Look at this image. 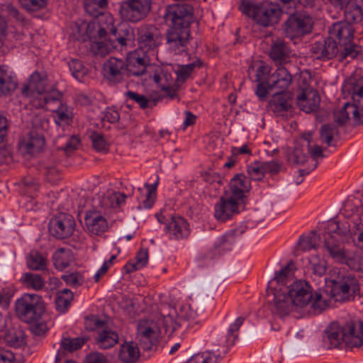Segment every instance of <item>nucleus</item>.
Returning <instances> with one entry per match:
<instances>
[{"label":"nucleus","instance_id":"7c9ffc66","mask_svg":"<svg viewBox=\"0 0 363 363\" xmlns=\"http://www.w3.org/2000/svg\"><path fill=\"white\" fill-rule=\"evenodd\" d=\"M230 187L231 196L242 201L244 193L249 191L251 188L250 182L244 174H238L231 179Z\"/></svg>","mask_w":363,"mask_h":363},{"label":"nucleus","instance_id":"8fccbe9b","mask_svg":"<svg viewBox=\"0 0 363 363\" xmlns=\"http://www.w3.org/2000/svg\"><path fill=\"white\" fill-rule=\"evenodd\" d=\"M153 79L160 89L177 83L172 72L167 68L157 70L153 76Z\"/></svg>","mask_w":363,"mask_h":363},{"label":"nucleus","instance_id":"a18cd8bd","mask_svg":"<svg viewBox=\"0 0 363 363\" xmlns=\"http://www.w3.org/2000/svg\"><path fill=\"white\" fill-rule=\"evenodd\" d=\"M108 6L107 0H84V7L86 12L93 17H102L104 11Z\"/></svg>","mask_w":363,"mask_h":363},{"label":"nucleus","instance_id":"6e6552de","mask_svg":"<svg viewBox=\"0 0 363 363\" xmlns=\"http://www.w3.org/2000/svg\"><path fill=\"white\" fill-rule=\"evenodd\" d=\"M353 27L343 21L336 22L329 28L330 38L337 40L341 49L340 60L354 59L359 52V47L353 42Z\"/></svg>","mask_w":363,"mask_h":363},{"label":"nucleus","instance_id":"c9c22d12","mask_svg":"<svg viewBox=\"0 0 363 363\" xmlns=\"http://www.w3.org/2000/svg\"><path fill=\"white\" fill-rule=\"evenodd\" d=\"M17 87V82L6 67H0V96L11 94Z\"/></svg>","mask_w":363,"mask_h":363},{"label":"nucleus","instance_id":"39448f33","mask_svg":"<svg viewBox=\"0 0 363 363\" xmlns=\"http://www.w3.org/2000/svg\"><path fill=\"white\" fill-rule=\"evenodd\" d=\"M196 311L189 304L182 306L179 311L167 304L160 306V320L164 333H172L179 327L187 328L196 323Z\"/></svg>","mask_w":363,"mask_h":363},{"label":"nucleus","instance_id":"2f4dec72","mask_svg":"<svg viewBox=\"0 0 363 363\" xmlns=\"http://www.w3.org/2000/svg\"><path fill=\"white\" fill-rule=\"evenodd\" d=\"M234 242L231 235H224L218 238L213 243L212 248L209 249L204 255L206 259H214L222 252L230 250Z\"/></svg>","mask_w":363,"mask_h":363},{"label":"nucleus","instance_id":"e433bc0d","mask_svg":"<svg viewBox=\"0 0 363 363\" xmlns=\"http://www.w3.org/2000/svg\"><path fill=\"white\" fill-rule=\"evenodd\" d=\"M213 345L216 350H207L199 352L191 357V361L194 363H218L223 357L218 347H223V346H216L214 343Z\"/></svg>","mask_w":363,"mask_h":363},{"label":"nucleus","instance_id":"7ed1b4c3","mask_svg":"<svg viewBox=\"0 0 363 363\" xmlns=\"http://www.w3.org/2000/svg\"><path fill=\"white\" fill-rule=\"evenodd\" d=\"M287 287V292L296 308H303L311 304L314 313H320L328 307L327 301L320 292L313 290L308 282L305 280H296Z\"/></svg>","mask_w":363,"mask_h":363},{"label":"nucleus","instance_id":"58836bf2","mask_svg":"<svg viewBox=\"0 0 363 363\" xmlns=\"http://www.w3.org/2000/svg\"><path fill=\"white\" fill-rule=\"evenodd\" d=\"M244 320V317L240 316L237 318L235 321L230 325L225 340L220 341L217 340L214 342V345L216 346H223V347H228V345H233L238 337V331L243 324Z\"/></svg>","mask_w":363,"mask_h":363},{"label":"nucleus","instance_id":"c756f323","mask_svg":"<svg viewBox=\"0 0 363 363\" xmlns=\"http://www.w3.org/2000/svg\"><path fill=\"white\" fill-rule=\"evenodd\" d=\"M61 99L62 98L59 99V101L48 104L44 108L55 113L54 118L56 124L67 125L72 121V112L67 105L62 104Z\"/></svg>","mask_w":363,"mask_h":363},{"label":"nucleus","instance_id":"dca6fc26","mask_svg":"<svg viewBox=\"0 0 363 363\" xmlns=\"http://www.w3.org/2000/svg\"><path fill=\"white\" fill-rule=\"evenodd\" d=\"M103 74L109 84H115L123 82L128 77L126 61L117 57H110L104 64Z\"/></svg>","mask_w":363,"mask_h":363},{"label":"nucleus","instance_id":"ddd939ff","mask_svg":"<svg viewBox=\"0 0 363 363\" xmlns=\"http://www.w3.org/2000/svg\"><path fill=\"white\" fill-rule=\"evenodd\" d=\"M152 4V0H124L120 4L119 15L124 21L138 23L148 16Z\"/></svg>","mask_w":363,"mask_h":363},{"label":"nucleus","instance_id":"e2e57ef3","mask_svg":"<svg viewBox=\"0 0 363 363\" xmlns=\"http://www.w3.org/2000/svg\"><path fill=\"white\" fill-rule=\"evenodd\" d=\"M307 159V153L304 152L302 146H296L288 155V160L295 164H303Z\"/></svg>","mask_w":363,"mask_h":363},{"label":"nucleus","instance_id":"69168bd1","mask_svg":"<svg viewBox=\"0 0 363 363\" xmlns=\"http://www.w3.org/2000/svg\"><path fill=\"white\" fill-rule=\"evenodd\" d=\"M110 47L111 44L108 43V40L104 42H95L91 45V50L95 55L102 57L113 50V48H111Z\"/></svg>","mask_w":363,"mask_h":363},{"label":"nucleus","instance_id":"f3484780","mask_svg":"<svg viewBox=\"0 0 363 363\" xmlns=\"http://www.w3.org/2000/svg\"><path fill=\"white\" fill-rule=\"evenodd\" d=\"M75 221L72 216L60 213L52 218L49 222L50 233L57 239H64L72 235Z\"/></svg>","mask_w":363,"mask_h":363},{"label":"nucleus","instance_id":"4468645a","mask_svg":"<svg viewBox=\"0 0 363 363\" xmlns=\"http://www.w3.org/2000/svg\"><path fill=\"white\" fill-rule=\"evenodd\" d=\"M267 303L271 311L279 316L287 315L294 308L287 287H272L267 291Z\"/></svg>","mask_w":363,"mask_h":363},{"label":"nucleus","instance_id":"09e8293b","mask_svg":"<svg viewBox=\"0 0 363 363\" xmlns=\"http://www.w3.org/2000/svg\"><path fill=\"white\" fill-rule=\"evenodd\" d=\"M201 65L202 62L200 60L197 59L191 63L179 66L174 72L177 83L184 82L185 80L191 74L194 69L196 67H201Z\"/></svg>","mask_w":363,"mask_h":363},{"label":"nucleus","instance_id":"412c9836","mask_svg":"<svg viewBox=\"0 0 363 363\" xmlns=\"http://www.w3.org/2000/svg\"><path fill=\"white\" fill-rule=\"evenodd\" d=\"M242 201L233 196L221 197L215 206V218L220 221H225L234 215L239 213V207Z\"/></svg>","mask_w":363,"mask_h":363},{"label":"nucleus","instance_id":"423d86ee","mask_svg":"<svg viewBox=\"0 0 363 363\" xmlns=\"http://www.w3.org/2000/svg\"><path fill=\"white\" fill-rule=\"evenodd\" d=\"M242 13L253 18L258 24L269 27L277 24L281 19L282 10L275 3L264 1L259 4L243 1L240 6Z\"/></svg>","mask_w":363,"mask_h":363},{"label":"nucleus","instance_id":"f257e3e1","mask_svg":"<svg viewBox=\"0 0 363 363\" xmlns=\"http://www.w3.org/2000/svg\"><path fill=\"white\" fill-rule=\"evenodd\" d=\"M192 17V8L186 4H173L166 9L164 18L171 23L166 33V43L175 54H182L186 50Z\"/></svg>","mask_w":363,"mask_h":363},{"label":"nucleus","instance_id":"9b49d317","mask_svg":"<svg viewBox=\"0 0 363 363\" xmlns=\"http://www.w3.org/2000/svg\"><path fill=\"white\" fill-rule=\"evenodd\" d=\"M17 316L25 323H34L39 320L45 311L41 296L35 294H24L15 303Z\"/></svg>","mask_w":363,"mask_h":363},{"label":"nucleus","instance_id":"49530a36","mask_svg":"<svg viewBox=\"0 0 363 363\" xmlns=\"http://www.w3.org/2000/svg\"><path fill=\"white\" fill-rule=\"evenodd\" d=\"M320 240V235L315 232L311 231L308 234L300 237L298 248L303 252L315 249L319 245Z\"/></svg>","mask_w":363,"mask_h":363},{"label":"nucleus","instance_id":"6ab92c4d","mask_svg":"<svg viewBox=\"0 0 363 363\" xmlns=\"http://www.w3.org/2000/svg\"><path fill=\"white\" fill-rule=\"evenodd\" d=\"M311 51L318 60H328L336 57L339 61H341V49L337 45V43L330 37L323 41L314 43L311 45Z\"/></svg>","mask_w":363,"mask_h":363},{"label":"nucleus","instance_id":"79ce46f5","mask_svg":"<svg viewBox=\"0 0 363 363\" xmlns=\"http://www.w3.org/2000/svg\"><path fill=\"white\" fill-rule=\"evenodd\" d=\"M74 256L69 249L60 248L53 254V262L56 269L63 270L73 262Z\"/></svg>","mask_w":363,"mask_h":363},{"label":"nucleus","instance_id":"6e6d98bb","mask_svg":"<svg viewBox=\"0 0 363 363\" xmlns=\"http://www.w3.org/2000/svg\"><path fill=\"white\" fill-rule=\"evenodd\" d=\"M72 299L73 294L69 289H65L60 291L55 299L57 310L61 313L65 312Z\"/></svg>","mask_w":363,"mask_h":363},{"label":"nucleus","instance_id":"4c0bfd02","mask_svg":"<svg viewBox=\"0 0 363 363\" xmlns=\"http://www.w3.org/2000/svg\"><path fill=\"white\" fill-rule=\"evenodd\" d=\"M345 22L349 24L357 23L363 18V9L355 0L349 3L344 7Z\"/></svg>","mask_w":363,"mask_h":363},{"label":"nucleus","instance_id":"20e7f679","mask_svg":"<svg viewBox=\"0 0 363 363\" xmlns=\"http://www.w3.org/2000/svg\"><path fill=\"white\" fill-rule=\"evenodd\" d=\"M323 345L326 349L340 348L345 345L347 347H360L363 340L355 335V326L352 322H349L343 327L337 323H332L325 330Z\"/></svg>","mask_w":363,"mask_h":363},{"label":"nucleus","instance_id":"aec40b11","mask_svg":"<svg viewBox=\"0 0 363 363\" xmlns=\"http://www.w3.org/2000/svg\"><path fill=\"white\" fill-rule=\"evenodd\" d=\"M301 87V91L296 95V104L299 108L307 113H315L318 111L320 97L317 90L308 86Z\"/></svg>","mask_w":363,"mask_h":363},{"label":"nucleus","instance_id":"cd10ccee","mask_svg":"<svg viewBox=\"0 0 363 363\" xmlns=\"http://www.w3.org/2000/svg\"><path fill=\"white\" fill-rule=\"evenodd\" d=\"M269 55L276 64L282 65L289 60L291 55V50L286 42L277 38L272 41Z\"/></svg>","mask_w":363,"mask_h":363},{"label":"nucleus","instance_id":"680f3d73","mask_svg":"<svg viewBox=\"0 0 363 363\" xmlns=\"http://www.w3.org/2000/svg\"><path fill=\"white\" fill-rule=\"evenodd\" d=\"M33 130L35 133H41L44 135V133L48 130L50 128L49 120L43 116H36L32 121Z\"/></svg>","mask_w":363,"mask_h":363},{"label":"nucleus","instance_id":"f8f14e48","mask_svg":"<svg viewBox=\"0 0 363 363\" xmlns=\"http://www.w3.org/2000/svg\"><path fill=\"white\" fill-rule=\"evenodd\" d=\"M314 21L306 11L292 12L284 23L282 28L286 37L293 40L312 32Z\"/></svg>","mask_w":363,"mask_h":363},{"label":"nucleus","instance_id":"4be33fe9","mask_svg":"<svg viewBox=\"0 0 363 363\" xmlns=\"http://www.w3.org/2000/svg\"><path fill=\"white\" fill-rule=\"evenodd\" d=\"M125 61L128 77L140 76L145 72L150 65V55L136 49L128 54Z\"/></svg>","mask_w":363,"mask_h":363},{"label":"nucleus","instance_id":"bf43d9fd","mask_svg":"<svg viewBox=\"0 0 363 363\" xmlns=\"http://www.w3.org/2000/svg\"><path fill=\"white\" fill-rule=\"evenodd\" d=\"M93 147L98 152H107L108 150V143L104 135L98 132H93L90 136Z\"/></svg>","mask_w":363,"mask_h":363},{"label":"nucleus","instance_id":"bb28decb","mask_svg":"<svg viewBox=\"0 0 363 363\" xmlns=\"http://www.w3.org/2000/svg\"><path fill=\"white\" fill-rule=\"evenodd\" d=\"M86 230L92 235H100L108 228L106 219L97 211H88L84 216Z\"/></svg>","mask_w":363,"mask_h":363},{"label":"nucleus","instance_id":"603ef678","mask_svg":"<svg viewBox=\"0 0 363 363\" xmlns=\"http://www.w3.org/2000/svg\"><path fill=\"white\" fill-rule=\"evenodd\" d=\"M88 340L86 337H63L61 340V348L65 351L72 352L80 349Z\"/></svg>","mask_w":363,"mask_h":363},{"label":"nucleus","instance_id":"4d7b16f0","mask_svg":"<svg viewBox=\"0 0 363 363\" xmlns=\"http://www.w3.org/2000/svg\"><path fill=\"white\" fill-rule=\"evenodd\" d=\"M247 174L252 180L261 181L265 174L262 162L255 161L247 167Z\"/></svg>","mask_w":363,"mask_h":363},{"label":"nucleus","instance_id":"1a4fd4ad","mask_svg":"<svg viewBox=\"0 0 363 363\" xmlns=\"http://www.w3.org/2000/svg\"><path fill=\"white\" fill-rule=\"evenodd\" d=\"M330 273L332 297L337 302L350 301L359 290L357 280L340 269H333Z\"/></svg>","mask_w":363,"mask_h":363},{"label":"nucleus","instance_id":"0eeeda50","mask_svg":"<svg viewBox=\"0 0 363 363\" xmlns=\"http://www.w3.org/2000/svg\"><path fill=\"white\" fill-rule=\"evenodd\" d=\"M330 230L329 237L325 238V247L330 256L340 263L347 264L354 270H362L359 264L356 262V258L348 257L347 252L344 250L341 243L337 242L336 237L342 239L346 236L350 230L347 228L342 230L339 223L335 220H330L328 223Z\"/></svg>","mask_w":363,"mask_h":363},{"label":"nucleus","instance_id":"f03ea898","mask_svg":"<svg viewBox=\"0 0 363 363\" xmlns=\"http://www.w3.org/2000/svg\"><path fill=\"white\" fill-rule=\"evenodd\" d=\"M22 94L33 98L34 106L42 108L48 104L59 101L62 96L54 86H48L47 76L38 72H33L28 82L23 85Z\"/></svg>","mask_w":363,"mask_h":363},{"label":"nucleus","instance_id":"473e14b6","mask_svg":"<svg viewBox=\"0 0 363 363\" xmlns=\"http://www.w3.org/2000/svg\"><path fill=\"white\" fill-rule=\"evenodd\" d=\"M133 39V32L130 28L121 30L113 33L108 38V43L111 44V48L119 49L123 50L128 45L132 43Z\"/></svg>","mask_w":363,"mask_h":363},{"label":"nucleus","instance_id":"b1692460","mask_svg":"<svg viewBox=\"0 0 363 363\" xmlns=\"http://www.w3.org/2000/svg\"><path fill=\"white\" fill-rule=\"evenodd\" d=\"M342 91L351 96V104L363 113V77L348 79L342 86Z\"/></svg>","mask_w":363,"mask_h":363},{"label":"nucleus","instance_id":"3c124183","mask_svg":"<svg viewBox=\"0 0 363 363\" xmlns=\"http://www.w3.org/2000/svg\"><path fill=\"white\" fill-rule=\"evenodd\" d=\"M319 134L320 141L326 143L328 146H331L333 138L338 135V128L336 125L326 123L320 127Z\"/></svg>","mask_w":363,"mask_h":363},{"label":"nucleus","instance_id":"774afa93","mask_svg":"<svg viewBox=\"0 0 363 363\" xmlns=\"http://www.w3.org/2000/svg\"><path fill=\"white\" fill-rule=\"evenodd\" d=\"M310 264L314 274L318 276H323L325 274L327 269L325 260L319 259L316 257H313L310 259Z\"/></svg>","mask_w":363,"mask_h":363},{"label":"nucleus","instance_id":"a878e982","mask_svg":"<svg viewBox=\"0 0 363 363\" xmlns=\"http://www.w3.org/2000/svg\"><path fill=\"white\" fill-rule=\"evenodd\" d=\"M291 82L292 75L289 71L285 67L280 66L269 76L267 86L270 90L279 89L280 91H286Z\"/></svg>","mask_w":363,"mask_h":363},{"label":"nucleus","instance_id":"0e129e2a","mask_svg":"<svg viewBox=\"0 0 363 363\" xmlns=\"http://www.w3.org/2000/svg\"><path fill=\"white\" fill-rule=\"evenodd\" d=\"M79 140L76 136L72 135L70 137H67L65 143L62 146L58 145L59 144V138L56 140V144L57 145V149L62 150L65 152L66 155H69L73 152L79 145Z\"/></svg>","mask_w":363,"mask_h":363},{"label":"nucleus","instance_id":"ea45409f","mask_svg":"<svg viewBox=\"0 0 363 363\" xmlns=\"http://www.w3.org/2000/svg\"><path fill=\"white\" fill-rule=\"evenodd\" d=\"M117 32V29L114 26L113 18L109 14H106L102 17H100L97 23V35L100 39H106V37L108 35L111 36L113 33Z\"/></svg>","mask_w":363,"mask_h":363},{"label":"nucleus","instance_id":"338daca9","mask_svg":"<svg viewBox=\"0 0 363 363\" xmlns=\"http://www.w3.org/2000/svg\"><path fill=\"white\" fill-rule=\"evenodd\" d=\"M125 96H127L128 100L135 101L143 109H145L150 106V101L144 95L139 94L132 91H128L125 93Z\"/></svg>","mask_w":363,"mask_h":363},{"label":"nucleus","instance_id":"a19ab883","mask_svg":"<svg viewBox=\"0 0 363 363\" xmlns=\"http://www.w3.org/2000/svg\"><path fill=\"white\" fill-rule=\"evenodd\" d=\"M26 264L31 270L43 271L47 269L48 259L45 255L33 250L26 257Z\"/></svg>","mask_w":363,"mask_h":363},{"label":"nucleus","instance_id":"13d9d810","mask_svg":"<svg viewBox=\"0 0 363 363\" xmlns=\"http://www.w3.org/2000/svg\"><path fill=\"white\" fill-rule=\"evenodd\" d=\"M68 66L72 76L78 81H82L87 74V69L78 60H71Z\"/></svg>","mask_w":363,"mask_h":363},{"label":"nucleus","instance_id":"f704fd0d","mask_svg":"<svg viewBox=\"0 0 363 363\" xmlns=\"http://www.w3.org/2000/svg\"><path fill=\"white\" fill-rule=\"evenodd\" d=\"M295 269L294 263L292 261L289 262L275 272L274 279L269 283L273 284V282L276 281L279 285L277 287L287 286V284L294 279Z\"/></svg>","mask_w":363,"mask_h":363},{"label":"nucleus","instance_id":"2eb2a0df","mask_svg":"<svg viewBox=\"0 0 363 363\" xmlns=\"http://www.w3.org/2000/svg\"><path fill=\"white\" fill-rule=\"evenodd\" d=\"M138 48L147 54H153L162 43L160 30L154 25L142 24L137 28Z\"/></svg>","mask_w":363,"mask_h":363},{"label":"nucleus","instance_id":"c85d7f7f","mask_svg":"<svg viewBox=\"0 0 363 363\" xmlns=\"http://www.w3.org/2000/svg\"><path fill=\"white\" fill-rule=\"evenodd\" d=\"M291 96L288 91L275 93L269 101V109L274 113H281L291 109Z\"/></svg>","mask_w":363,"mask_h":363},{"label":"nucleus","instance_id":"5701e85b","mask_svg":"<svg viewBox=\"0 0 363 363\" xmlns=\"http://www.w3.org/2000/svg\"><path fill=\"white\" fill-rule=\"evenodd\" d=\"M334 121L340 126L344 125L348 121H352L354 125L363 123V113L359 112L351 102H346L339 108L333 111Z\"/></svg>","mask_w":363,"mask_h":363},{"label":"nucleus","instance_id":"864d4df0","mask_svg":"<svg viewBox=\"0 0 363 363\" xmlns=\"http://www.w3.org/2000/svg\"><path fill=\"white\" fill-rule=\"evenodd\" d=\"M21 282L28 288L33 289L36 291L43 289L45 281L40 274L34 273H26L21 279Z\"/></svg>","mask_w":363,"mask_h":363},{"label":"nucleus","instance_id":"9d476101","mask_svg":"<svg viewBox=\"0 0 363 363\" xmlns=\"http://www.w3.org/2000/svg\"><path fill=\"white\" fill-rule=\"evenodd\" d=\"M160 307L152 318L140 320L137 325V338L140 345L145 350H150L160 336L164 333L162 320H160Z\"/></svg>","mask_w":363,"mask_h":363},{"label":"nucleus","instance_id":"052dcab7","mask_svg":"<svg viewBox=\"0 0 363 363\" xmlns=\"http://www.w3.org/2000/svg\"><path fill=\"white\" fill-rule=\"evenodd\" d=\"M22 8L28 12H35L43 9L48 0H18Z\"/></svg>","mask_w":363,"mask_h":363},{"label":"nucleus","instance_id":"de8ad7c7","mask_svg":"<svg viewBox=\"0 0 363 363\" xmlns=\"http://www.w3.org/2000/svg\"><path fill=\"white\" fill-rule=\"evenodd\" d=\"M135 259V262H128L125 265V269L127 273L139 270L146 266L148 262V250L147 248H141L137 253Z\"/></svg>","mask_w":363,"mask_h":363},{"label":"nucleus","instance_id":"c03bdc74","mask_svg":"<svg viewBox=\"0 0 363 363\" xmlns=\"http://www.w3.org/2000/svg\"><path fill=\"white\" fill-rule=\"evenodd\" d=\"M45 145L44 135L41 133L30 131L25 142V147L31 154L40 152Z\"/></svg>","mask_w":363,"mask_h":363},{"label":"nucleus","instance_id":"72a5a7b5","mask_svg":"<svg viewBox=\"0 0 363 363\" xmlns=\"http://www.w3.org/2000/svg\"><path fill=\"white\" fill-rule=\"evenodd\" d=\"M140 357V351L133 342H125L121 345L118 358L122 363H135Z\"/></svg>","mask_w":363,"mask_h":363},{"label":"nucleus","instance_id":"37998d69","mask_svg":"<svg viewBox=\"0 0 363 363\" xmlns=\"http://www.w3.org/2000/svg\"><path fill=\"white\" fill-rule=\"evenodd\" d=\"M126 196L120 192L108 191L100 200V205L104 208H116L125 203Z\"/></svg>","mask_w":363,"mask_h":363},{"label":"nucleus","instance_id":"393cba45","mask_svg":"<svg viewBox=\"0 0 363 363\" xmlns=\"http://www.w3.org/2000/svg\"><path fill=\"white\" fill-rule=\"evenodd\" d=\"M165 230L172 240L185 239L190 235L189 223L183 217L179 216H172L166 225Z\"/></svg>","mask_w":363,"mask_h":363},{"label":"nucleus","instance_id":"5fc2aeb1","mask_svg":"<svg viewBox=\"0 0 363 363\" xmlns=\"http://www.w3.org/2000/svg\"><path fill=\"white\" fill-rule=\"evenodd\" d=\"M4 340L10 346L18 347L24 342V333L23 330L13 328L6 332Z\"/></svg>","mask_w":363,"mask_h":363},{"label":"nucleus","instance_id":"a211bd4d","mask_svg":"<svg viewBox=\"0 0 363 363\" xmlns=\"http://www.w3.org/2000/svg\"><path fill=\"white\" fill-rule=\"evenodd\" d=\"M90 323L93 325V327L87 328L94 330H98V336L96 337V342L98 345L103 349H108L113 347L118 341V333L108 327H104V321L99 320L96 317H92L87 320L86 324Z\"/></svg>","mask_w":363,"mask_h":363}]
</instances>
